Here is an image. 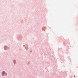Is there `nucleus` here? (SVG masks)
I'll list each match as a JSON object with an SVG mask.
<instances>
[{
  "label": "nucleus",
  "mask_w": 78,
  "mask_h": 78,
  "mask_svg": "<svg viewBox=\"0 0 78 78\" xmlns=\"http://www.w3.org/2000/svg\"><path fill=\"white\" fill-rule=\"evenodd\" d=\"M74 78H75V75H74Z\"/></svg>",
  "instance_id": "nucleus-2"
},
{
  "label": "nucleus",
  "mask_w": 78,
  "mask_h": 78,
  "mask_svg": "<svg viewBox=\"0 0 78 78\" xmlns=\"http://www.w3.org/2000/svg\"><path fill=\"white\" fill-rule=\"evenodd\" d=\"M2 74H5V72H2Z\"/></svg>",
  "instance_id": "nucleus-1"
}]
</instances>
